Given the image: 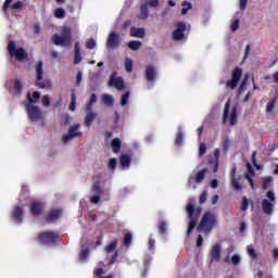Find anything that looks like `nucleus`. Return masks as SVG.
I'll return each instance as SVG.
<instances>
[{
	"instance_id": "32",
	"label": "nucleus",
	"mask_w": 278,
	"mask_h": 278,
	"mask_svg": "<svg viewBox=\"0 0 278 278\" xmlns=\"http://www.w3.org/2000/svg\"><path fill=\"white\" fill-rule=\"evenodd\" d=\"M111 144H112L113 153H118V151H121V144H123V143H122L121 139L115 138L112 140Z\"/></svg>"
},
{
	"instance_id": "38",
	"label": "nucleus",
	"mask_w": 278,
	"mask_h": 278,
	"mask_svg": "<svg viewBox=\"0 0 278 278\" xmlns=\"http://www.w3.org/2000/svg\"><path fill=\"white\" fill-rule=\"evenodd\" d=\"M90 254V252L86 249H83L79 253V260L80 262H86V260L88 258V255Z\"/></svg>"
},
{
	"instance_id": "46",
	"label": "nucleus",
	"mask_w": 278,
	"mask_h": 278,
	"mask_svg": "<svg viewBox=\"0 0 278 278\" xmlns=\"http://www.w3.org/2000/svg\"><path fill=\"white\" fill-rule=\"evenodd\" d=\"M231 186H232L233 190H240L242 188L240 186V184L238 182V179L233 178V176L231 178Z\"/></svg>"
},
{
	"instance_id": "21",
	"label": "nucleus",
	"mask_w": 278,
	"mask_h": 278,
	"mask_svg": "<svg viewBox=\"0 0 278 278\" xmlns=\"http://www.w3.org/2000/svg\"><path fill=\"white\" fill-rule=\"evenodd\" d=\"M12 218L15 223H21V220H23V207L15 206L13 208Z\"/></svg>"
},
{
	"instance_id": "7",
	"label": "nucleus",
	"mask_w": 278,
	"mask_h": 278,
	"mask_svg": "<svg viewBox=\"0 0 278 278\" xmlns=\"http://www.w3.org/2000/svg\"><path fill=\"white\" fill-rule=\"evenodd\" d=\"M25 108L27 111V116L33 123H38V121H42V111H40V108L34 104H26Z\"/></svg>"
},
{
	"instance_id": "1",
	"label": "nucleus",
	"mask_w": 278,
	"mask_h": 278,
	"mask_svg": "<svg viewBox=\"0 0 278 278\" xmlns=\"http://www.w3.org/2000/svg\"><path fill=\"white\" fill-rule=\"evenodd\" d=\"M71 40H73L71 26H63L61 29V35L56 34L52 37V42L58 47H68Z\"/></svg>"
},
{
	"instance_id": "10",
	"label": "nucleus",
	"mask_w": 278,
	"mask_h": 278,
	"mask_svg": "<svg viewBox=\"0 0 278 278\" xmlns=\"http://www.w3.org/2000/svg\"><path fill=\"white\" fill-rule=\"evenodd\" d=\"M190 27L189 25H186L184 22H178L175 25V29L173 31V39L174 40H184L186 38V29Z\"/></svg>"
},
{
	"instance_id": "59",
	"label": "nucleus",
	"mask_w": 278,
	"mask_h": 278,
	"mask_svg": "<svg viewBox=\"0 0 278 278\" xmlns=\"http://www.w3.org/2000/svg\"><path fill=\"white\" fill-rule=\"evenodd\" d=\"M275 108V100H271L267 103L266 110L267 112H270Z\"/></svg>"
},
{
	"instance_id": "64",
	"label": "nucleus",
	"mask_w": 278,
	"mask_h": 278,
	"mask_svg": "<svg viewBox=\"0 0 278 278\" xmlns=\"http://www.w3.org/2000/svg\"><path fill=\"white\" fill-rule=\"evenodd\" d=\"M262 277H264V271H262V270H257L256 271V274L254 275V278H262Z\"/></svg>"
},
{
	"instance_id": "42",
	"label": "nucleus",
	"mask_w": 278,
	"mask_h": 278,
	"mask_svg": "<svg viewBox=\"0 0 278 278\" xmlns=\"http://www.w3.org/2000/svg\"><path fill=\"white\" fill-rule=\"evenodd\" d=\"M238 27H240V20H233L230 25L231 31H238Z\"/></svg>"
},
{
	"instance_id": "8",
	"label": "nucleus",
	"mask_w": 278,
	"mask_h": 278,
	"mask_svg": "<svg viewBox=\"0 0 278 278\" xmlns=\"http://www.w3.org/2000/svg\"><path fill=\"white\" fill-rule=\"evenodd\" d=\"M262 207L266 214H273V207H275V193L273 191L266 193V199L263 200Z\"/></svg>"
},
{
	"instance_id": "60",
	"label": "nucleus",
	"mask_w": 278,
	"mask_h": 278,
	"mask_svg": "<svg viewBox=\"0 0 278 278\" xmlns=\"http://www.w3.org/2000/svg\"><path fill=\"white\" fill-rule=\"evenodd\" d=\"M154 245H155V240L153 239V237H150L149 238V249H150V251H153Z\"/></svg>"
},
{
	"instance_id": "30",
	"label": "nucleus",
	"mask_w": 278,
	"mask_h": 278,
	"mask_svg": "<svg viewBox=\"0 0 278 278\" xmlns=\"http://www.w3.org/2000/svg\"><path fill=\"white\" fill-rule=\"evenodd\" d=\"M62 216V210H53L48 214V220H58Z\"/></svg>"
},
{
	"instance_id": "36",
	"label": "nucleus",
	"mask_w": 278,
	"mask_h": 278,
	"mask_svg": "<svg viewBox=\"0 0 278 278\" xmlns=\"http://www.w3.org/2000/svg\"><path fill=\"white\" fill-rule=\"evenodd\" d=\"M141 46H142V43L140 41L128 42V47H129V49H131V51H138V49H140Z\"/></svg>"
},
{
	"instance_id": "24",
	"label": "nucleus",
	"mask_w": 278,
	"mask_h": 278,
	"mask_svg": "<svg viewBox=\"0 0 278 278\" xmlns=\"http://www.w3.org/2000/svg\"><path fill=\"white\" fill-rule=\"evenodd\" d=\"M146 30L144 28H131L130 29V36L132 38H144Z\"/></svg>"
},
{
	"instance_id": "63",
	"label": "nucleus",
	"mask_w": 278,
	"mask_h": 278,
	"mask_svg": "<svg viewBox=\"0 0 278 278\" xmlns=\"http://www.w3.org/2000/svg\"><path fill=\"white\" fill-rule=\"evenodd\" d=\"M81 77H83L81 72H78L77 76H76V84H77V86H79V84H81Z\"/></svg>"
},
{
	"instance_id": "56",
	"label": "nucleus",
	"mask_w": 278,
	"mask_h": 278,
	"mask_svg": "<svg viewBox=\"0 0 278 278\" xmlns=\"http://www.w3.org/2000/svg\"><path fill=\"white\" fill-rule=\"evenodd\" d=\"M71 121H72V118L68 115H65L64 117H62L63 125H71Z\"/></svg>"
},
{
	"instance_id": "15",
	"label": "nucleus",
	"mask_w": 278,
	"mask_h": 278,
	"mask_svg": "<svg viewBox=\"0 0 278 278\" xmlns=\"http://www.w3.org/2000/svg\"><path fill=\"white\" fill-rule=\"evenodd\" d=\"M220 244L216 243L211 249V262H220Z\"/></svg>"
},
{
	"instance_id": "39",
	"label": "nucleus",
	"mask_w": 278,
	"mask_h": 278,
	"mask_svg": "<svg viewBox=\"0 0 278 278\" xmlns=\"http://www.w3.org/2000/svg\"><path fill=\"white\" fill-rule=\"evenodd\" d=\"M248 255L250 257H252V260H255L257 257V251H255V249H253L252 245L248 247Z\"/></svg>"
},
{
	"instance_id": "54",
	"label": "nucleus",
	"mask_w": 278,
	"mask_h": 278,
	"mask_svg": "<svg viewBox=\"0 0 278 278\" xmlns=\"http://www.w3.org/2000/svg\"><path fill=\"white\" fill-rule=\"evenodd\" d=\"M239 1H240V4H239L240 10H242V11L247 10L249 0H239Z\"/></svg>"
},
{
	"instance_id": "57",
	"label": "nucleus",
	"mask_w": 278,
	"mask_h": 278,
	"mask_svg": "<svg viewBox=\"0 0 278 278\" xmlns=\"http://www.w3.org/2000/svg\"><path fill=\"white\" fill-rule=\"evenodd\" d=\"M182 143H184V135L178 134V137H177V139H176V144H177L178 147H181Z\"/></svg>"
},
{
	"instance_id": "5",
	"label": "nucleus",
	"mask_w": 278,
	"mask_h": 278,
	"mask_svg": "<svg viewBox=\"0 0 278 278\" xmlns=\"http://www.w3.org/2000/svg\"><path fill=\"white\" fill-rule=\"evenodd\" d=\"M217 223L216 215L212 212H206L200 224L201 231H210Z\"/></svg>"
},
{
	"instance_id": "61",
	"label": "nucleus",
	"mask_w": 278,
	"mask_h": 278,
	"mask_svg": "<svg viewBox=\"0 0 278 278\" xmlns=\"http://www.w3.org/2000/svg\"><path fill=\"white\" fill-rule=\"evenodd\" d=\"M206 201H207V192H204L200 197V203H205Z\"/></svg>"
},
{
	"instance_id": "25",
	"label": "nucleus",
	"mask_w": 278,
	"mask_h": 278,
	"mask_svg": "<svg viewBox=\"0 0 278 278\" xmlns=\"http://www.w3.org/2000/svg\"><path fill=\"white\" fill-rule=\"evenodd\" d=\"M27 99H28V103H26V105H34V103L38 102V99H40V92L35 91L31 93L27 94Z\"/></svg>"
},
{
	"instance_id": "47",
	"label": "nucleus",
	"mask_w": 278,
	"mask_h": 278,
	"mask_svg": "<svg viewBox=\"0 0 278 278\" xmlns=\"http://www.w3.org/2000/svg\"><path fill=\"white\" fill-rule=\"evenodd\" d=\"M87 49H94L97 47V41L94 39H89L86 42Z\"/></svg>"
},
{
	"instance_id": "9",
	"label": "nucleus",
	"mask_w": 278,
	"mask_h": 278,
	"mask_svg": "<svg viewBox=\"0 0 278 278\" xmlns=\"http://www.w3.org/2000/svg\"><path fill=\"white\" fill-rule=\"evenodd\" d=\"M81 125L74 124L70 127L67 135L63 136V142H71L74 138H81L83 132L80 131Z\"/></svg>"
},
{
	"instance_id": "51",
	"label": "nucleus",
	"mask_w": 278,
	"mask_h": 278,
	"mask_svg": "<svg viewBox=\"0 0 278 278\" xmlns=\"http://www.w3.org/2000/svg\"><path fill=\"white\" fill-rule=\"evenodd\" d=\"M14 88H15V90H22V88H23V80L15 79L14 80Z\"/></svg>"
},
{
	"instance_id": "26",
	"label": "nucleus",
	"mask_w": 278,
	"mask_h": 278,
	"mask_svg": "<svg viewBox=\"0 0 278 278\" xmlns=\"http://www.w3.org/2000/svg\"><path fill=\"white\" fill-rule=\"evenodd\" d=\"M119 162L123 168H129V164H131V156H129L128 154H122Z\"/></svg>"
},
{
	"instance_id": "29",
	"label": "nucleus",
	"mask_w": 278,
	"mask_h": 278,
	"mask_svg": "<svg viewBox=\"0 0 278 278\" xmlns=\"http://www.w3.org/2000/svg\"><path fill=\"white\" fill-rule=\"evenodd\" d=\"M149 17V5L143 3L141 5V11L138 15V18H141V21H144V18H148Z\"/></svg>"
},
{
	"instance_id": "27",
	"label": "nucleus",
	"mask_w": 278,
	"mask_h": 278,
	"mask_svg": "<svg viewBox=\"0 0 278 278\" xmlns=\"http://www.w3.org/2000/svg\"><path fill=\"white\" fill-rule=\"evenodd\" d=\"M124 66L126 73H131L134 71V60H131L129 56H126L124 60Z\"/></svg>"
},
{
	"instance_id": "40",
	"label": "nucleus",
	"mask_w": 278,
	"mask_h": 278,
	"mask_svg": "<svg viewBox=\"0 0 278 278\" xmlns=\"http://www.w3.org/2000/svg\"><path fill=\"white\" fill-rule=\"evenodd\" d=\"M131 239H132L131 232H126V233L124 235V244H125L126 247H129V244H131Z\"/></svg>"
},
{
	"instance_id": "3",
	"label": "nucleus",
	"mask_w": 278,
	"mask_h": 278,
	"mask_svg": "<svg viewBox=\"0 0 278 278\" xmlns=\"http://www.w3.org/2000/svg\"><path fill=\"white\" fill-rule=\"evenodd\" d=\"M186 210H187V213L189 214V218H190L187 235L190 236V233H192V230L194 229V227H197V222L199 220V216H201V208H194L193 203H188Z\"/></svg>"
},
{
	"instance_id": "37",
	"label": "nucleus",
	"mask_w": 278,
	"mask_h": 278,
	"mask_svg": "<svg viewBox=\"0 0 278 278\" xmlns=\"http://www.w3.org/2000/svg\"><path fill=\"white\" fill-rule=\"evenodd\" d=\"M54 16L56 18H64V16H66V11H64L62 8H59L54 11Z\"/></svg>"
},
{
	"instance_id": "43",
	"label": "nucleus",
	"mask_w": 278,
	"mask_h": 278,
	"mask_svg": "<svg viewBox=\"0 0 278 278\" xmlns=\"http://www.w3.org/2000/svg\"><path fill=\"white\" fill-rule=\"evenodd\" d=\"M247 81H249V74L244 76V79L239 88V92H244V90H247Z\"/></svg>"
},
{
	"instance_id": "41",
	"label": "nucleus",
	"mask_w": 278,
	"mask_h": 278,
	"mask_svg": "<svg viewBox=\"0 0 278 278\" xmlns=\"http://www.w3.org/2000/svg\"><path fill=\"white\" fill-rule=\"evenodd\" d=\"M41 103L45 108H49L51 105V98L48 94L43 96L41 99Z\"/></svg>"
},
{
	"instance_id": "50",
	"label": "nucleus",
	"mask_w": 278,
	"mask_h": 278,
	"mask_svg": "<svg viewBox=\"0 0 278 278\" xmlns=\"http://www.w3.org/2000/svg\"><path fill=\"white\" fill-rule=\"evenodd\" d=\"M207 151V147H205V143H201L199 148V155L200 157H203L205 155V152Z\"/></svg>"
},
{
	"instance_id": "62",
	"label": "nucleus",
	"mask_w": 278,
	"mask_h": 278,
	"mask_svg": "<svg viewBox=\"0 0 278 278\" xmlns=\"http://www.w3.org/2000/svg\"><path fill=\"white\" fill-rule=\"evenodd\" d=\"M159 229L161 233H164V231H166V223L162 222L159 226Z\"/></svg>"
},
{
	"instance_id": "20",
	"label": "nucleus",
	"mask_w": 278,
	"mask_h": 278,
	"mask_svg": "<svg viewBox=\"0 0 278 278\" xmlns=\"http://www.w3.org/2000/svg\"><path fill=\"white\" fill-rule=\"evenodd\" d=\"M92 197L90 199L91 203H93L94 205H97V203H99L101 201V188L96 185L92 189Z\"/></svg>"
},
{
	"instance_id": "16",
	"label": "nucleus",
	"mask_w": 278,
	"mask_h": 278,
	"mask_svg": "<svg viewBox=\"0 0 278 278\" xmlns=\"http://www.w3.org/2000/svg\"><path fill=\"white\" fill-rule=\"evenodd\" d=\"M109 86H113L116 88V90H123L125 88V84L123 81V78L116 77V75H113L109 81Z\"/></svg>"
},
{
	"instance_id": "4",
	"label": "nucleus",
	"mask_w": 278,
	"mask_h": 278,
	"mask_svg": "<svg viewBox=\"0 0 278 278\" xmlns=\"http://www.w3.org/2000/svg\"><path fill=\"white\" fill-rule=\"evenodd\" d=\"M8 50L11 58H15L18 62L27 60V52H25V49L17 47L14 41L9 42Z\"/></svg>"
},
{
	"instance_id": "52",
	"label": "nucleus",
	"mask_w": 278,
	"mask_h": 278,
	"mask_svg": "<svg viewBox=\"0 0 278 278\" xmlns=\"http://www.w3.org/2000/svg\"><path fill=\"white\" fill-rule=\"evenodd\" d=\"M241 210L243 212H247V210H249V200H247V198L242 199Z\"/></svg>"
},
{
	"instance_id": "18",
	"label": "nucleus",
	"mask_w": 278,
	"mask_h": 278,
	"mask_svg": "<svg viewBox=\"0 0 278 278\" xmlns=\"http://www.w3.org/2000/svg\"><path fill=\"white\" fill-rule=\"evenodd\" d=\"M105 253L111 255V264H114V260H116V241H112L109 245H106Z\"/></svg>"
},
{
	"instance_id": "22",
	"label": "nucleus",
	"mask_w": 278,
	"mask_h": 278,
	"mask_svg": "<svg viewBox=\"0 0 278 278\" xmlns=\"http://www.w3.org/2000/svg\"><path fill=\"white\" fill-rule=\"evenodd\" d=\"M94 118H97V113L87 110V114L85 117V125L86 127H90V125H92V123H94Z\"/></svg>"
},
{
	"instance_id": "23",
	"label": "nucleus",
	"mask_w": 278,
	"mask_h": 278,
	"mask_svg": "<svg viewBox=\"0 0 278 278\" xmlns=\"http://www.w3.org/2000/svg\"><path fill=\"white\" fill-rule=\"evenodd\" d=\"M30 212L34 216H39V214H41L42 212V203L40 202H34L30 205Z\"/></svg>"
},
{
	"instance_id": "49",
	"label": "nucleus",
	"mask_w": 278,
	"mask_h": 278,
	"mask_svg": "<svg viewBox=\"0 0 278 278\" xmlns=\"http://www.w3.org/2000/svg\"><path fill=\"white\" fill-rule=\"evenodd\" d=\"M147 5H149L150 8H157V5H160V0H149L147 2H144Z\"/></svg>"
},
{
	"instance_id": "19",
	"label": "nucleus",
	"mask_w": 278,
	"mask_h": 278,
	"mask_svg": "<svg viewBox=\"0 0 278 278\" xmlns=\"http://www.w3.org/2000/svg\"><path fill=\"white\" fill-rule=\"evenodd\" d=\"M100 101L106 108H112L114 105V96L109 94V93H104V94L101 96Z\"/></svg>"
},
{
	"instance_id": "2",
	"label": "nucleus",
	"mask_w": 278,
	"mask_h": 278,
	"mask_svg": "<svg viewBox=\"0 0 278 278\" xmlns=\"http://www.w3.org/2000/svg\"><path fill=\"white\" fill-rule=\"evenodd\" d=\"M35 71L38 88H40L41 90H51V88H53V83H51V80L42 81V77H45V71L42 70V61L36 63Z\"/></svg>"
},
{
	"instance_id": "11",
	"label": "nucleus",
	"mask_w": 278,
	"mask_h": 278,
	"mask_svg": "<svg viewBox=\"0 0 278 278\" xmlns=\"http://www.w3.org/2000/svg\"><path fill=\"white\" fill-rule=\"evenodd\" d=\"M240 77H242V70L241 68H236L232 72L231 79L226 83V86L228 88H230L231 90H235V88L238 86V84L240 81Z\"/></svg>"
},
{
	"instance_id": "6",
	"label": "nucleus",
	"mask_w": 278,
	"mask_h": 278,
	"mask_svg": "<svg viewBox=\"0 0 278 278\" xmlns=\"http://www.w3.org/2000/svg\"><path fill=\"white\" fill-rule=\"evenodd\" d=\"M224 123H226V125H236V123H238L236 108L229 109V102L226 103L224 109Z\"/></svg>"
},
{
	"instance_id": "28",
	"label": "nucleus",
	"mask_w": 278,
	"mask_h": 278,
	"mask_svg": "<svg viewBox=\"0 0 278 278\" xmlns=\"http://www.w3.org/2000/svg\"><path fill=\"white\" fill-rule=\"evenodd\" d=\"M225 262H226L227 264H233V266H238V264H240V262H242V258L240 257V255L235 254V255L231 256L230 260H229V256H227V257L225 258Z\"/></svg>"
},
{
	"instance_id": "12",
	"label": "nucleus",
	"mask_w": 278,
	"mask_h": 278,
	"mask_svg": "<svg viewBox=\"0 0 278 278\" xmlns=\"http://www.w3.org/2000/svg\"><path fill=\"white\" fill-rule=\"evenodd\" d=\"M38 240L41 244H53L58 240V235L53 232H41L38 237Z\"/></svg>"
},
{
	"instance_id": "17",
	"label": "nucleus",
	"mask_w": 278,
	"mask_h": 278,
	"mask_svg": "<svg viewBox=\"0 0 278 278\" xmlns=\"http://www.w3.org/2000/svg\"><path fill=\"white\" fill-rule=\"evenodd\" d=\"M157 76V70L153 65H148L146 68V79L148 81H153Z\"/></svg>"
},
{
	"instance_id": "31",
	"label": "nucleus",
	"mask_w": 278,
	"mask_h": 278,
	"mask_svg": "<svg viewBox=\"0 0 278 278\" xmlns=\"http://www.w3.org/2000/svg\"><path fill=\"white\" fill-rule=\"evenodd\" d=\"M247 166H248V173H247L245 177H247L251 188L253 189L254 188L253 187V178H252L253 177V167L249 163Z\"/></svg>"
},
{
	"instance_id": "34",
	"label": "nucleus",
	"mask_w": 278,
	"mask_h": 278,
	"mask_svg": "<svg viewBox=\"0 0 278 278\" xmlns=\"http://www.w3.org/2000/svg\"><path fill=\"white\" fill-rule=\"evenodd\" d=\"M77 110V96L75 93H72L71 96V104H70V111L75 112Z\"/></svg>"
},
{
	"instance_id": "53",
	"label": "nucleus",
	"mask_w": 278,
	"mask_h": 278,
	"mask_svg": "<svg viewBox=\"0 0 278 278\" xmlns=\"http://www.w3.org/2000/svg\"><path fill=\"white\" fill-rule=\"evenodd\" d=\"M116 164H118V162L116 161V159H111L109 161V168H111L112 170H114V168H116Z\"/></svg>"
},
{
	"instance_id": "44",
	"label": "nucleus",
	"mask_w": 278,
	"mask_h": 278,
	"mask_svg": "<svg viewBox=\"0 0 278 278\" xmlns=\"http://www.w3.org/2000/svg\"><path fill=\"white\" fill-rule=\"evenodd\" d=\"M270 184H273V177H266L263 181V188L266 190V188H270Z\"/></svg>"
},
{
	"instance_id": "33",
	"label": "nucleus",
	"mask_w": 278,
	"mask_h": 278,
	"mask_svg": "<svg viewBox=\"0 0 278 278\" xmlns=\"http://www.w3.org/2000/svg\"><path fill=\"white\" fill-rule=\"evenodd\" d=\"M182 9H181V14L184 16H186V14H188V12H190V10H192V3L188 2V1H184L181 3Z\"/></svg>"
},
{
	"instance_id": "13",
	"label": "nucleus",
	"mask_w": 278,
	"mask_h": 278,
	"mask_svg": "<svg viewBox=\"0 0 278 278\" xmlns=\"http://www.w3.org/2000/svg\"><path fill=\"white\" fill-rule=\"evenodd\" d=\"M205 175H207V169H202L195 174V176H191L189 178V186L192 188H197L194 184H201L203 179H205Z\"/></svg>"
},
{
	"instance_id": "55",
	"label": "nucleus",
	"mask_w": 278,
	"mask_h": 278,
	"mask_svg": "<svg viewBox=\"0 0 278 278\" xmlns=\"http://www.w3.org/2000/svg\"><path fill=\"white\" fill-rule=\"evenodd\" d=\"M94 275H97V277H99V278H103V277H101L103 275V269L102 268L96 269ZM104 278H112V276H108V277H104Z\"/></svg>"
},
{
	"instance_id": "58",
	"label": "nucleus",
	"mask_w": 278,
	"mask_h": 278,
	"mask_svg": "<svg viewBox=\"0 0 278 278\" xmlns=\"http://www.w3.org/2000/svg\"><path fill=\"white\" fill-rule=\"evenodd\" d=\"M79 62H81V53L75 52L74 64H79Z\"/></svg>"
},
{
	"instance_id": "14",
	"label": "nucleus",
	"mask_w": 278,
	"mask_h": 278,
	"mask_svg": "<svg viewBox=\"0 0 278 278\" xmlns=\"http://www.w3.org/2000/svg\"><path fill=\"white\" fill-rule=\"evenodd\" d=\"M118 45H121V38H119L118 34L111 33L108 38V43H106L108 48L116 49L118 47Z\"/></svg>"
},
{
	"instance_id": "48",
	"label": "nucleus",
	"mask_w": 278,
	"mask_h": 278,
	"mask_svg": "<svg viewBox=\"0 0 278 278\" xmlns=\"http://www.w3.org/2000/svg\"><path fill=\"white\" fill-rule=\"evenodd\" d=\"M127 103H129V92L122 96V99H121V105H127Z\"/></svg>"
},
{
	"instance_id": "45",
	"label": "nucleus",
	"mask_w": 278,
	"mask_h": 278,
	"mask_svg": "<svg viewBox=\"0 0 278 278\" xmlns=\"http://www.w3.org/2000/svg\"><path fill=\"white\" fill-rule=\"evenodd\" d=\"M97 101V94L92 93L90 96V99H89V104L87 106V110H91L92 109V105L93 103Z\"/></svg>"
},
{
	"instance_id": "35",
	"label": "nucleus",
	"mask_w": 278,
	"mask_h": 278,
	"mask_svg": "<svg viewBox=\"0 0 278 278\" xmlns=\"http://www.w3.org/2000/svg\"><path fill=\"white\" fill-rule=\"evenodd\" d=\"M214 156H215V160L213 162L214 164L213 172L216 173V170H218V157L220 156V150L216 149L214 151Z\"/></svg>"
}]
</instances>
